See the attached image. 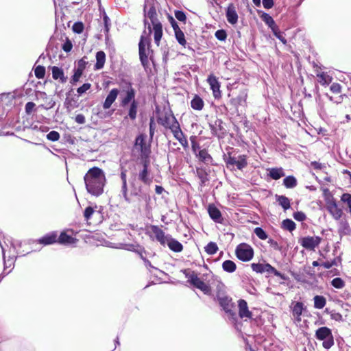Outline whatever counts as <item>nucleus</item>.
<instances>
[{"instance_id":"obj_20","label":"nucleus","mask_w":351,"mask_h":351,"mask_svg":"<svg viewBox=\"0 0 351 351\" xmlns=\"http://www.w3.org/2000/svg\"><path fill=\"white\" fill-rule=\"evenodd\" d=\"M8 241H9L10 243V250H9V253L11 254V250H13V254H10L9 255V258L8 261L5 260V248L2 245L1 243H0V245H1V247L2 249V253H3V260H4V267H11L13 264H14V250H15V247L14 245V244L12 243V241H10L9 239H8Z\"/></svg>"},{"instance_id":"obj_15","label":"nucleus","mask_w":351,"mask_h":351,"mask_svg":"<svg viewBox=\"0 0 351 351\" xmlns=\"http://www.w3.org/2000/svg\"><path fill=\"white\" fill-rule=\"evenodd\" d=\"M208 213L210 217L216 223H221L223 217L220 210L214 205L209 204L208 206Z\"/></svg>"},{"instance_id":"obj_31","label":"nucleus","mask_w":351,"mask_h":351,"mask_svg":"<svg viewBox=\"0 0 351 351\" xmlns=\"http://www.w3.org/2000/svg\"><path fill=\"white\" fill-rule=\"evenodd\" d=\"M204 105V101L198 95H195L191 101V108L196 110H201L203 108Z\"/></svg>"},{"instance_id":"obj_27","label":"nucleus","mask_w":351,"mask_h":351,"mask_svg":"<svg viewBox=\"0 0 351 351\" xmlns=\"http://www.w3.org/2000/svg\"><path fill=\"white\" fill-rule=\"evenodd\" d=\"M96 64L95 67L99 70L104 67L106 62V54L104 51H99L96 53Z\"/></svg>"},{"instance_id":"obj_64","label":"nucleus","mask_w":351,"mask_h":351,"mask_svg":"<svg viewBox=\"0 0 351 351\" xmlns=\"http://www.w3.org/2000/svg\"><path fill=\"white\" fill-rule=\"evenodd\" d=\"M35 107V104L33 103V102H27L26 104H25V112L27 114H29L33 109Z\"/></svg>"},{"instance_id":"obj_24","label":"nucleus","mask_w":351,"mask_h":351,"mask_svg":"<svg viewBox=\"0 0 351 351\" xmlns=\"http://www.w3.org/2000/svg\"><path fill=\"white\" fill-rule=\"evenodd\" d=\"M307 313L306 308H291L292 319L295 324H300L301 322V316L306 315Z\"/></svg>"},{"instance_id":"obj_36","label":"nucleus","mask_w":351,"mask_h":351,"mask_svg":"<svg viewBox=\"0 0 351 351\" xmlns=\"http://www.w3.org/2000/svg\"><path fill=\"white\" fill-rule=\"evenodd\" d=\"M222 268L226 272L232 273L236 270L237 266L233 261L226 260L222 263Z\"/></svg>"},{"instance_id":"obj_49","label":"nucleus","mask_w":351,"mask_h":351,"mask_svg":"<svg viewBox=\"0 0 351 351\" xmlns=\"http://www.w3.org/2000/svg\"><path fill=\"white\" fill-rule=\"evenodd\" d=\"M82 70L83 69L78 68L75 71V73L72 77V79L71 80V83L74 85L80 79L82 75Z\"/></svg>"},{"instance_id":"obj_53","label":"nucleus","mask_w":351,"mask_h":351,"mask_svg":"<svg viewBox=\"0 0 351 351\" xmlns=\"http://www.w3.org/2000/svg\"><path fill=\"white\" fill-rule=\"evenodd\" d=\"M121 193L122 194V196H123V199L127 202L130 203V199L129 198L128 195L127 184L122 183Z\"/></svg>"},{"instance_id":"obj_23","label":"nucleus","mask_w":351,"mask_h":351,"mask_svg":"<svg viewBox=\"0 0 351 351\" xmlns=\"http://www.w3.org/2000/svg\"><path fill=\"white\" fill-rule=\"evenodd\" d=\"M77 239L65 232H62L58 237V242L64 245H73L76 243Z\"/></svg>"},{"instance_id":"obj_14","label":"nucleus","mask_w":351,"mask_h":351,"mask_svg":"<svg viewBox=\"0 0 351 351\" xmlns=\"http://www.w3.org/2000/svg\"><path fill=\"white\" fill-rule=\"evenodd\" d=\"M207 82L209 84L211 90H213V94L215 98H219L221 97V91H220V84L217 80V78L213 75H210L207 79Z\"/></svg>"},{"instance_id":"obj_43","label":"nucleus","mask_w":351,"mask_h":351,"mask_svg":"<svg viewBox=\"0 0 351 351\" xmlns=\"http://www.w3.org/2000/svg\"><path fill=\"white\" fill-rule=\"evenodd\" d=\"M174 32L176 40H178L179 44L183 47H185V45H186V41L185 40V36L183 32L180 29H179L178 30L174 31Z\"/></svg>"},{"instance_id":"obj_21","label":"nucleus","mask_w":351,"mask_h":351,"mask_svg":"<svg viewBox=\"0 0 351 351\" xmlns=\"http://www.w3.org/2000/svg\"><path fill=\"white\" fill-rule=\"evenodd\" d=\"M138 179L145 184H149L152 182V178H149L148 173V164L145 161L143 164V169L138 174Z\"/></svg>"},{"instance_id":"obj_11","label":"nucleus","mask_w":351,"mask_h":351,"mask_svg":"<svg viewBox=\"0 0 351 351\" xmlns=\"http://www.w3.org/2000/svg\"><path fill=\"white\" fill-rule=\"evenodd\" d=\"M136 92L131 84H129L121 94V106L125 108L129 104L132 103L135 99Z\"/></svg>"},{"instance_id":"obj_12","label":"nucleus","mask_w":351,"mask_h":351,"mask_svg":"<svg viewBox=\"0 0 351 351\" xmlns=\"http://www.w3.org/2000/svg\"><path fill=\"white\" fill-rule=\"evenodd\" d=\"M152 232L154 234V237L162 245L165 246L168 239L170 237L169 234H166L165 232L160 228L158 226L152 225L150 226Z\"/></svg>"},{"instance_id":"obj_13","label":"nucleus","mask_w":351,"mask_h":351,"mask_svg":"<svg viewBox=\"0 0 351 351\" xmlns=\"http://www.w3.org/2000/svg\"><path fill=\"white\" fill-rule=\"evenodd\" d=\"M326 208L335 220H339L343 215L342 209L338 206L334 199H331L327 202Z\"/></svg>"},{"instance_id":"obj_54","label":"nucleus","mask_w":351,"mask_h":351,"mask_svg":"<svg viewBox=\"0 0 351 351\" xmlns=\"http://www.w3.org/2000/svg\"><path fill=\"white\" fill-rule=\"evenodd\" d=\"M341 201L347 204L351 213V195L349 193H344L341 196Z\"/></svg>"},{"instance_id":"obj_30","label":"nucleus","mask_w":351,"mask_h":351,"mask_svg":"<svg viewBox=\"0 0 351 351\" xmlns=\"http://www.w3.org/2000/svg\"><path fill=\"white\" fill-rule=\"evenodd\" d=\"M247 93L245 91L241 93L237 97L231 99V103L234 106H243L246 102Z\"/></svg>"},{"instance_id":"obj_60","label":"nucleus","mask_w":351,"mask_h":351,"mask_svg":"<svg viewBox=\"0 0 351 351\" xmlns=\"http://www.w3.org/2000/svg\"><path fill=\"white\" fill-rule=\"evenodd\" d=\"M306 215L301 211H298L293 213V218L298 221H303L306 219Z\"/></svg>"},{"instance_id":"obj_38","label":"nucleus","mask_w":351,"mask_h":351,"mask_svg":"<svg viewBox=\"0 0 351 351\" xmlns=\"http://www.w3.org/2000/svg\"><path fill=\"white\" fill-rule=\"evenodd\" d=\"M317 77L318 82L322 85H328L332 81V77L324 72L317 74Z\"/></svg>"},{"instance_id":"obj_16","label":"nucleus","mask_w":351,"mask_h":351,"mask_svg":"<svg viewBox=\"0 0 351 351\" xmlns=\"http://www.w3.org/2000/svg\"><path fill=\"white\" fill-rule=\"evenodd\" d=\"M119 93V91L117 88H113L110 91L103 104L104 109L107 110L111 107L112 104L116 100Z\"/></svg>"},{"instance_id":"obj_34","label":"nucleus","mask_w":351,"mask_h":351,"mask_svg":"<svg viewBox=\"0 0 351 351\" xmlns=\"http://www.w3.org/2000/svg\"><path fill=\"white\" fill-rule=\"evenodd\" d=\"M296 178L293 176H289L284 178L283 184L287 189H293L297 186Z\"/></svg>"},{"instance_id":"obj_32","label":"nucleus","mask_w":351,"mask_h":351,"mask_svg":"<svg viewBox=\"0 0 351 351\" xmlns=\"http://www.w3.org/2000/svg\"><path fill=\"white\" fill-rule=\"evenodd\" d=\"M173 136L180 142V143L184 147H188V141L186 137L184 136L181 129H179L174 133H173Z\"/></svg>"},{"instance_id":"obj_37","label":"nucleus","mask_w":351,"mask_h":351,"mask_svg":"<svg viewBox=\"0 0 351 351\" xmlns=\"http://www.w3.org/2000/svg\"><path fill=\"white\" fill-rule=\"evenodd\" d=\"M217 297L222 307H226L230 305V303L231 302V299L229 297L226 296L225 295V293H217Z\"/></svg>"},{"instance_id":"obj_46","label":"nucleus","mask_w":351,"mask_h":351,"mask_svg":"<svg viewBox=\"0 0 351 351\" xmlns=\"http://www.w3.org/2000/svg\"><path fill=\"white\" fill-rule=\"evenodd\" d=\"M325 312L327 314H330L332 319L336 321H340L342 319V315L339 313L335 312L333 309L330 310V308H325Z\"/></svg>"},{"instance_id":"obj_61","label":"nucleus","mask_w":351,"mask_h":351,"mask_svg":"<svg viewBox=\"0 0 351 351\" xmlns=\"http://www.w3.org/2000/svg\"><path fill=\"white\" fill-rule=\"evenodd\" d=\"M93 213H94L93 208H92L90 206L86 208L84 213V216L86 220H87V221L89 220L91 218Z\"/></svg>"},{"instance_id":"obj_56","label":"nucleus","mask_w":351,"mask_h":351,"mask_svg":"<svg viewBox=\"0 0 351 351\" xmlns=\"http://www.w3.org/2000/svg\"><path fill=\"white\" fill-rule=\"evenodd\" d=\"M91 87V84L90 83H85L80 87L77 89V93L81 95L85 93L87 90H88Z\"/></svg>"},{"instance_id":"obj_50","label":"nucleus","mask_w":351,"mask_h":351,"mask_svg":"<svg viewBox=\"0 0 351 351\" xmlns=\"http://www.w3.org/2000/svg\"><path fill=\"white\" fill-rule=\"evenodd\" d=\"M332 285L337 289H341L344 287L345 283L340 278H335L331 282Z\"/></svg>"},{"instance_id":"obj_57","label":"nucleus","mask_w":351,"mask_h":351,"mask_svg":"<svg viewBox=\"0 0 351 351\" xmlns=\"http://www.w3.org/2000/svg\"><path fill=\"white\" fill-rule=\"evenodd\" d=\"M215 37L219 40H225L226 39V37H227V34L225 30L223 29H219V30H217L215 34Z\"/></svg>"},{"instance_id":"obj_35","label":"nucleus","mask_w":351,"mask_h":351,"mask_svg":"<svg viewBox=\"0 0 351 351\" xmlns=\"http://www.w3.org/2000/svg\"><path fill=\"white\" fill-rule=\"evenodd\" d=\"M264 272L274 274L276 276L280 277L281 279H286L285 276L283 274L277 271L274 267H272L271 265L268 263L264 264Z\"/></svg>"},{"instance_id":"obj_25","label":"nucleus","mask_w":351,"mask_h":351,"mask_svg":"<svg viewBox=\"0 0 351 351\" xmlns=\"http://www.w3.org/2000/svg\"><path fill=\"white\" fill-rule=\"evenodd\" d=\"M166 244L168 245L169 249L175 252H180L183 250V246L181 243L175 239L172 238L171 236L168 239Z\"/></svg>"},{"instance_id":"obj_44","label":"nucleus","mask_w":351,"mask_h":351,"mask_svg":"<svg viewBox=\"0 0 351 351\" xmlns=\"http://www.w3.org/2000/svg\"><path fill=\"white\" fill-rule=\"evenodd\" d=\"M261 19L267 24L269 27H274L276 24L273 18L267 13L263 12L261 15Z\"/></svg>"},{"instance_id":"obj_52","label":"nucleus","mask_w":351,"mask_h":351,"mask_svg":"<svg viewBox=\"0 0 351 351\" xmlns=\"http://www.w3.org/2000/svg\"><path fill=\"white\" fill-rule=\"evenodd\" d=\"M195 136H191V148H192L193 152L197 156V154H198L199 151L201 150V149H200L199 145L195 141Z\"/></svg>"},{"instance_id":"obj_8","label":"nucleus","mask_w":351,"mask_h":351,"mask_svg":"<svg viewBox=\"0 0 351 351\" xmlns=\"http://www.w3.org/2000/svg\"><path fill=\"white\" fill-rule=\"evenodd\" d=\"M322 238L318 236H307L299 239V243L306 250L314 251L321 243Z\"/></svg>"},{"instance_id":"obj_1","label":"nucleus","mask_w":351,"mask_h":351,"mask_svg":"<svg viewBox=\"0 0 351 351\" xmlns=\"http://www.w3.org/2000/svg\"><path fill=\"white\" fill-rule=\"evenodd\" d=\"M84 180L88 193L96 197L103 193L106 179L101 169L95 167L90 168L85 174Z\"/></svg>"},{"instance_id":"obj_33","label":"nucleus","mask_w":351,"mask_h":351,"mask_svg":"<svg viewBox=\"0 0 351 351\" xmlns=\"http://www.w3.org/2000/svg\"><path fill=\"white\" fill-rule=\"evenodd\" d=\"M196 156L199 158V160L204 163H209L212 160L211 156L206 149L199 150Z\"/></svg>"},{"instance_id":"obj_51","label":"nucleus","mask_w":351,"mask_h":351,"mask_svg":"<svg viewBox=\"0 0 351 351\" xmlns=\"http://www.w3.org/2000/svg\"><path fill=\"white\" fill-rule=\"evenodd\" d=\"M60 136V134L56 131H51L47 135V138L51 141H57L59 140Z\"/></svg>"},{"instance_id":"obj_28","label":"nucleus","mask_w":351,"mask_h":351,"mask_svg":"<svg viewBox=\"0 0 351 351\" xmlns=\"http://www.w3.org/2000/svg\"><path fill=\"white\" fill-rule=\"evenodd\" d=\"M129 104L130 105L128 108V117H130V119L134 120L137 116L138 103L136 100V101H133L132 103H130Z\"/></svg>"},{"instance_id":"obj_9","label":"nucleus","mask_w":351,"mask_h":351,"mask_svg":"<svg viewBox=\"0 0 351 351\" xmlns=\"http://www.w3.org/2000/svg\"><path fill=\"white\" fill-rule=\"evenodd\" d=\"M144 24L145 26L147 25L148 29V33L145 36H149L152 32H154V43L158 46L160 44V41L162 36V26L160 22L155 23L152 24V29L151 27V25L149 23H147V19H145L144 20Z\"/></svg>"},{"instance_id":"obj_58","label":"nucleus","mask_w":351,"mask_h":351,"mask_svg":"<svg viewBox=\"0 0 351 351\" xmlns=\"http://www.w3.org/2000/svg\"><path fill=\"white\" fill-rule=\"evenodd\" d=\"M84 30V25L81 22H76L73 25V31L75 33L80 34Z\"/></svg>"},{"instance_id":"obj_17","label":"nucleus","mask_w":351,"mask_h":351,"mask_svg":"<svg viewBox=\"0 0 351 351\" xmlns=\"http://www.w3.org/2000/svg\"><path fill=\"white\" fill-rule=\"evenodd\" d=\"M58 242V234L56 232H49L38 240V243L45 245H51Z\"/></svg>"},{"instance_id":"obj_4","label":"nucleus","mask_w":351,"mask_h":351,"mask_svg":"<svg viewBox=\"0 0 351 351\" xmlns=\"http://www.w3.org/2000/svg\"><path fill=\"white\" fill-rule=\"evenodd\" d=\"M315 337L317 340L323 341L322 346L325 349H330L334 345L332 330L326 326L318 328L315 331Z\"/></svg>"},{"instance_id":"obj_7","label":"nucleus","mask_w":351,"mask_h":351,"mask_svg":"<svg viewBox=\"0 0 351 351\" xmlns=\"http://www.w3.org/2000/svg\"><path fill=\"white\" fill-rule=\"evenodd\" d=\"M237 257L242 261H249L254 256L252 247L247 243H241L236 248Z\"/></svg>"},{"instance_id":"obj_59","label":"nucleus","mask_w":351,"mask_h":351,"mask_svg":"<svg viewBox=\"0 0 351 351\" xmlns=\"http://www.w3.org/2000/svg\"><path fill=\"white\" fill-rule=\"evenodd\" d=\"M175 16L178 21H180L181 22H185L186 20V16L185 13L180 10H176L175 12Z\"/></svg>"},{"instance_id":"obj_18","label":"nucleus","mask_w":351,"mask_h":351,"mask_svg":"<svg viewBox=\"0 0 351 351\" xmlns=\"http://www.w3.org/2000/svg\"><path fill=\"white\" fill-rule=\"evenodd\" d=\"M144 14L145 18L150 19L152 24L160 22L157 19V13L154 6H149L148 8L147 4L144 5Z\"/></svg>"},{"instance_id":"obj_45","label":"nucleus","mask_w":351,"mask_h":351,"mask_svg":"<svg viewBox=\"0 0 351 351\" xmlns=\"http://www.w3.org/2000/svg\"><path fill=\"white\" fill-rule=\"evenodd\" d=\"M34 74L36 78L43 79L45 75V68L43 66H37L34 69Z\"/></svg>"},{"instance_id":"obj_48","label":"nucleus","mask_w":351,"mask_h":351,"mask_svg":"<svg viewBox=\"0 0 351 351\" xmlns=\"http://www.w3.org/2000/svg\"><path fill=\"white\" fill-rule=\"evenodd\" d=\"M254 232L261 240H265L267 238V233L263 228L260 227L255 228Z\"/></svg>"},{"instance_id":"obj_22","label":"nucleus","mask_w":351,"mask_h":351,"mask_svg":"<svg viewBox=\"0 0 351 351\" xmlns=\"http://www.w3.org/2000/svg\"><path fill=\"white\" fill-rule=\"evenodd\" d=\"M51 72L54 80H60L62 83L66 82L67 77L64 76V71L61 68L53 66L51 67Z\"/></svg>"},{"instance_id":"obj_6","label":"nucleus","mask_w":351,"mask_h":351,"mask_svg":"<svg viewBox=\"0 0 351 351\" xmlns=\"http://www.w3.org/2000/svg\"><path fill=\"white\" fill-rule=\"evenodd\" d=\"M145 34H147L146 31H144L138 44L140 60L143 66L147 64L148 56L150 53V40L148 36H145Z\"/></svg>"},{"instance_id":"obj_29","label":"nucleus","mask_w":351,"mask_h":351,"mask_svg":"<svg viewBox=\"0 0 351 351\" xmlns=\"http://www.w3.org/2000/svg\"><path fill=\"white\" fill-rule=\"evenodd\" d=\"M269 171V176L273 179V180H278L280 178L285 176L284 170L282 168H271L268 169Z\"/></svg>"},{"instance_id":"obj_2","label":"nucleus","mask_w":351,"mask_h":351,"mask_svg":"<svg viewBox=\"0 0 351 351\" xmlns=\"http://www.w3.org/2000/svg\"><path fill=\"white\" fill-rule=\"evenodd\" d=\"M224 311L223 317L226 321L232 324L237 331L241 330L242 324L239 321V319L247 321L251 319L252 313L249 311V308H239L238 315L236 311L232 308H222Z\"/></svg>"},{"instance_id":"obj_39","label":"nucleus","mask_w":351,"mask_h":351,"mask_svg":"<svg viewBox=\"0 0 351 351\" xmlns=\"http://www.w3.org/2000/svg\"><path fill=\"white\" fill-rule=\"evenodd\" d=\"M282 228L286 230L292 232L295 229L296 225L291 219H287L282 221Z\"/></svg>"},{"instance_id":"obj_5","label":"nucleus","mask_w":351,"mask_h":351,"mask_svg":"<svg viewBox=\"0 0 351 351\" xmlns=\"http://www.w3.org/2000/svg\"><path fill=\"white\" fill-rule=\"evenodd\" d=\"M185 276L189 282L194 287L201 290L204 294L210 295V287L202 280L194 271H184Z\"/></svg>"},{"instance_id":"obj_19","label":"nucleus","mask_w":351,"mask_h":351,"mask_svg":"<svg viewBox=\"0 0 351 351\" xmlns=\"http://www.w3.org/2000/svg\"><path fill=\"white\" fill-rule=\"evenodd\" d=\"M226 18L229 23L234 25L238 21V14L232 4L228 5L226 10Z\"/></svg>"},{"instance_id":"obj_42","label":"nucleus","mask_w":351,"mask_h":351,"mask_svg":"<svg viewBox=\"0 0 351 351\" xmlns=\"http://www.w3.org/2000/svg\"><path fill=\"white\" fill-rule=\"evenodd\" d=\"M197 176L201 181V185L203 186L208 180V174L203 169H197Z\"/></svg>"},{"instance_id":"obj_41","label":"nucleus","mask_w":351,"mask_h":351,"mask_svg":"<svg viewBox=\"0 0 351 351\" xmlns=\"http://www.w3.org/2000/svg\"><path fill=\"white\" fill-rule=\"evenodd\" d=\"M205 252L209 254H215L218 250V246L216 243L210 241L204 247Z\"/></svg>"},{"instance_id":"obj_26","label":"nucleus","mask_w":351,"mask_h":351,"mask_svg":"<svg viewBox=\"0 0 351 351\" xmlns=\"http://www.w3.org/2000/svg\"><path fill=\"white\" fill-rule=\"evenodd\" d=\"M276 202L284 209L288 210L291 206L290 199L285 195H276Z\"/></svg>"},{"instance_id":"obj_10","label":"nucleus","mask_w":351,"mask_h":351,"mask_svg":"<svg viewBox=\"0 0 351 351\" xmlns=\"http://www.w3.org/2000/svg\"><path fill=\"white\" fill-rule=\"evenodd\" d=\"M226 162L228 168L237 167L239 170H242L247 165V156L245 155H239L238 156H230Z\"/></svg>"},{"instance_id":"obj_63","label":"nucleus","mask_w":351,"mask_h":351,"mask_svg":"<svg viewBox=\"0 0 351 351\" xmlns=\"http://www.w3.org/2000/svg\"><path fill=\"white\" fill-rule=\"evenodd\" d=\"M341 86L338 83H333L330 86V90L334 93H341Z\"/></svg>"},{"instance_id":"obj_62","label":"nucleus","mask_w":351,"mask_h":351,"mask_svg":"<svg viewBox=\"0 0 351 351\" xmlns=\"http://www.w3.org/2000/svg\"><path fill=\"white\" fill-rule=\"evenodd\" d=\"M72 47H73L72 43L69 39H67L62 45V49L65 52L71 51V50L72 49Z\"/></svg>"},{"instance_id":"obj_40","label":"nucleus","mask_w":351,"mask_h":351,"mask_svg":"<svg viewBox=\"0 0 351 351\" xmlns=\"http://www.w3.org/2000/svg\"><path fill=\"white\" fill-rule=\"evenodd\" d=\"M145 140V136L141 134L136 137L135 141V146L139 148L142 152H144L146 149Z\"/></svg>"},{"instance_id":"obj_47","label":"nucleus","mask_w":351,"mask_h":351,"mask_svg":"<svg viewBox=\"0 0 351 351\" xmlns=\"http://www.w3.org/2000/svg\"><path fill=\"white\" fill-rule=\"evenodd\" d=\"M315 307H324L326 305V299L321 295H316L314 298Z\"/></svg>"},{"instance_id":"obj_55","label":"nucleus","mask_w":351,"mask_h":351,"mask_svg":"<svg viewBox=\"0 0 351 351\" xmlns=\"http://www.w3.org/2000/svg\"><path fill=\"white\" fill-rule=\"evenodd\" d=\"M252 269L256 273H263L264 272V264L261 263H252L251 265Z\"/></svg>"},{"instance_id":"obj_3","label":"nucleus","mask_w":351,"mask_h":351,"mask_svg":"<svg viewBox=\"0 0 351 351\" xmlns=\"http://www.w3.org/2000/svg\"><path fill=\"white\" fill-rule=\"evenodd\" d=\"M157 120L159 124L169 129L172 133L180 129L178 121L169 109L165 108L162 112L159 113Z\"/></svg>"}]
</instances>
